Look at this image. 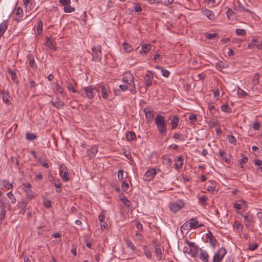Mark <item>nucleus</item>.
<instances>
[{
    "instance_id": "nucleus-28",
    "label": "nucleus",
    "mask_w": 262,
    "mask_h": 262,
    "mask_svg": "<svg viewBox=\"0 0 262 262\" xmlns=\"http://www.w3.org/2000/svg\"><path fill=\"white\" fill-rule=\"evenodd\" d=\"M144 112H145L146 118L148 120V121H150L153 119L154 112L152 111L148 108H145L144 109Z\"/></svg>"
},
{
    "instance_id": "nucleus-41",
    "label": "nucleus",
    "mask_w": 262,
    "mask_h": 262,
    "mask_svg": "<svg viewBox=\"0 0 262 262\" xmlns=\"http://www.w3.org/2000/svg\"><path fill=\"white\" fill-rule=\"evenodd\" d=\"M2 185L4 186L7 190H11L13 188L12 184H10L7 180H4L2 182Z\"/></svg>"
},
{
    "instance_id": "nucleus-53",
    "label": "nucleus",
    "mask_w": 262,
    "mask_h": 262,
    "mask_svg": "<svg viewBox=\"0 0 262 262\" xmlns=\"http://www.w3.org/2000/svg\"><path fill=\"white\" fill-rule=\"evenodd\" d=\"M259 82V75H258V74L256 73L254 76L252 83L253 85H256L258 84Z\"/></svg>"
},
{
    "instance_id": "nucleus-61",
    "label": "nucleus",
    "mask_w": 262,
    "mask_h": 262,
    "mask_svg": "<svg viewBox=\"0 0 262 262\" xmlns=\"http://www.w3.org/2000/svg\"><path fill=\"white\" fill-rule=\"evenodd\" d=\"M24 4L26 7H29L30 9H32L33 2L31 0H24Z\"/></svg>"
},
{
    "instance_id": "nucleus-7",
    "label": "nucleus",
    "mask_w": 262,
    "mask_h": 262,
    "mask_svg": "<svg viewBox=\"0 0 262 262\" xmlns=\"http://www.w3.org/2000/svg\"><path fill=\"white\" fill-rule=\"evenodd\" d=\"M184 206V204L183 201L178 200L170 204L169 207L170 210L172 212L176 213L183 208Z\"/></svg>"
},
{
    "instance_id": "nucleus-29",
    "label": "nucleus",
    "mask_w": 262,
    "mask_h": 262,
    "mask_svg": "<svg viewBox=\"0 0 262 262\" xmlns=\"http://www.w3.org/2000/svg\"><path fill=\"white\" fill-rule=\"evenodd\" d=\"M27 58L29 61V66L32 69L36 68V65L34 57L32 55H29L27 56Z\"/></svg>"
},
{
    "instance_id": "nucleus-54",
    "label": "nucleus",
    "mask_w": 262,
    "mask_h": 262,
    "mask_svg": "<svg viewBox=\"0 0 262 262\" xmlns=\"http://www.w3.org/2000/svg\"><path fill=\"white\" fill-rule=\"evenodd\" d=\"M215 68L217 70L221 71L225 68L224 63L222 61L216 62Z\"/></svg>"
},
{
    "instance_id": "nucleus-33",
    "label": "nucleus",
    "mask_w": 262,
    "mask_h": 262,
    "mask_svg": "<svg viewBox=\"0 0 262 262\" xmlns=\"http://www.w3.org/2000/svg\"><path fill=\"white\" fill-rule=\"evenodd\" d=\"M233 10L235 12H241L243 11H246L247 12L251 13V11L246 8H245L244 6H242L241 4H239V5L233 9Z\"/></svg>"
},
{
    "instance_id": "nucleus-3",
    "label": "nucleus",
    "mask_w": 262,
    "mask_h": 262,
    "mask_svg": "<svg viewBox=\"0 0 262 262\" xmlns=\"http://www.w3.org/2000/svg\"><path fill=\"white\" fill-rule=\"evenodd\" d=\"M226 253L227 250L225 248L222 247L219 249L214 254L213 262H222Z\"/></svg>"
},
{
    "instance_id": "nucleus-16",
    "label": "nucleus",
    "mask_w": 262,
    "mask_h": 262,
    "mask_svg": "<svg viewBox=\"0 0 262 262\" xmlns=\"http://www.w3.org/2000/svg\"><path fill=\"white\" fill-rule=\"evenodd\" d=\"M201 12L204 15L206 16L210 20H212L215 18V16L214 13L211 10L207 9H202Z\"/></svg>"
},
{
    "instance_id": "nucleus-60",
    "label": "nucleus",
    "mask_w": 262,
    "mask_h": 262,
    "mask_svg": "<svg viewBox=\"0 0 262 262\" xmlns=\"http://www.w3.org/2000/svg\"><path fill=\"white\" fill-rule=\"evenodd\" d=\"M188 119L192 122H195L198 121V117L195 114H191L189 116Z\"/></svg>"
},
{
    "instance_id": "nucleus-58",
    "label": "nucleus",
    "mask_w": 262,
    "mask_h": 262,
    "mask_svg": "<svg viewBox=\"0 0 262 262\" xmlns=\"http://www.w3.org/2000/svg\"><path fill=\"white\" fill-rule=\"evenodd\" d=\"M8 73L10 74L12 80L14 81L17 78V76L15 72L11 69H9Z\"/></svg>"
},
{
    "instance_id": "nucleus-32",
    "label": "nucleus",
    "mask_w": 262,
    "mask_h": 262,
    "mask_svg": "<svg viewBox=\"0 0 262 262\" xmlns=\"http://www.w3.org/2000/svg\"><path fill=\"white\" fill-rule=\"evenodd\" d=\"M8 26V20H4L2 23L0 24V32L3 34L7 29Z\"/></svg>"
},
{
    "instance_id": "nucleus-48",
    "label": "nucleus",
    "mask_w": 262,
    "mask_h": 262,
    "mask_svg": "<svg viewBox=\"0 0 262 262\" xmlns=\"http://www.w3.org/2000/svg\"><path fill=\"white\" fill-rule=\"evenodd\" d=\"M7 196L11 200L12 204H15L16 202V200L13 194L12 193V190L7 193Z\"/></svg>"
},
{
    "instance_id": "nucleus-30",
    "label": "nucleus",
    "mask_w": 262,
    "mask_h": 262,
    "mask_svg": "<svg viewBox=\"0 0 262 262\" xmlns=\"http://www.w3.org/2000/svg\"><path fill=\"white\" fill-rule=\"evenodd\" d=\"M151 46L149 44H144L141 47L140 51L141 54H146L151 49Z\"/></svg>"
},
{
    "instance_id": "nucleus-21",
    "label": "nucleus",
    "mask_w": 262,
    "mask_h": 262,
    "mask_svg": "<svg viewBox=\"0 0 262 262\" xmlns=\"http://www.w3.org/2000/svg\"><path fill=\"white\" fill-rule=\"evenodd\" d=\"M155 247V251L156 255L158 257V260H160L161 259L162 255V250L161 249V247L160 246L159 244H155L154 245Z\"/></svg>"
},
{
    "instance_id": "nucleus-59",
    "label": "nucleus",
    "mask_w": 262,
    "mask_h": 262,
    "mask_svg": "<svg viewBox=\"0 0 262 262\" xmlns=\"http://www.w3.org/2000/svg\"><path fill=\"white\" fill-rule=\"evenodd\" d=\"M122 202L127 207H129L131 204V202L127 200L126 197H124L121 199Z\"/></svg>"
},
{
    "instance_id": "nucleus-1",
    "label": "nucleus",
    "mask_w": 262,
    "mask_h": 262,
    "mask_svg": "<svg viewBox=\"0 0 262 262\" xmlns=\"http://www.w3.org/2000/svg\"><path fill=\"white\" fill-rule=\"evenodd\" d=\"M155 123L157 129L163 136H165L167 133V123L164 117L160 115H158L155 119Z\"/></svg>"
},
{
    "instance_id": "nucleus-5",
    "label": "nucleus",
    "mask_w": 262,
    "mask_h": 262,
    "mask_svg": "<svg viewBox=\"0 0 262 262\" xmlns=\"http://www.w3.org/2000/svg\"><path fill=\"white\" fill-rule=\"evenodd\" d=\"M84 91L87 98L90 99H93L96 93L98 92L96 87L93 85L84 88Z\"/></svg>"
},
{
    "instance_id": "nucleus-51",
    "label": "nucleus",
    "mask_w": 262,
    "mask_h": 262,
    "mask_svg": "<svg viewBox=\"0 0 262 262\" xmlns=\"http://www.w3.org/2000/svg\"><path fill=\"white\" fill-rule=\"evenodd\" d=\"M248 161V158L247 157H243L242 159L238 160V165L241 168H243V164L247 163Z\"/></svg>"
},
{
    "instance_id": "nucleus-52",
    "label": "nucleus",
    "mask_w": 262,
    "mask_h": 262,
    "mask_svg": "<svg viewBox=\"0 0 262 262\" xmlns=\"http://www.w3.org/2000/svg\"><path fill=\"white\" fill-rule=\"evenodd\" d=\"M63 9L64 12L66 13H71L75 11V9L71 7L70 5L64 6Z\"/></svg>"
},
{
    "instance_id": "nucleus-56",
    "label": "nucleus",
    "mask_w": 262,
    "mask_h": 262,
    "mask_svg": "<svg viewBox=\"0 0 262 262\" xmlns=\"http://www.w3.org/2000/svg\"><path fill=\"white\" fill-rule=\"evenodd\" d=\"M144 252L147 258H151L152 257V254L149 250L146 248V246L143 247Z\"/></svg>"
},
{
    "instance_id": "nucleus-34",
    "label": "nucleus",
    "mask_w": 262,
    "mask_h": 262,
    "mask_svg": "<svg viewBox=\"0 0 262 262\" xmlns=\"http://www.w3.org/2000/svg\"><path fill=\"white\" fill-rule=\"evenodd\" d=\"M126 138L128 141H134L136 139V135L134 132H128L126 133Z\"/></svg>"
},
{
    "instance_id": "nucleus-2",
    "label": "nucleus",
    "mask_w": 262,
    "mask_h": 262,
    "mask_svg": "<svg viewBox=\"0 0 262 262\" xmlns=\"http://www.w3.org/2000/svg\"><path fill=\"white\" fill-rule=\"evenodd\" d=\"M92 50V60L95 62L99 61L102 58L101 47L100 46H94Z\"/></svg>"
},
{
    "instance_id": "nucleus-22",
    "label": "nucleus",
    "mask_w": 262,
    "mask_h": 262,
    "mask_svg": "<svg viewBox=\"0 0 262 262\" xmlns=\"http://www.w3.org/2000/svg\"><path fill=\"white\" fill-rule=\"evenodd\" d=\"M259 42L258 38H253L252 40L249 42L248 48L249 49H252L254 47H256L257 48V45H258Z\"/></svg>"
},
{
    "instance_id": "nucleus-55",
    "label": "nucleus",
    "mask_w": 262,
    "mask_h": 262,
    "mask_svg": "<svg viewBox=\"0 0 262 262\" xmlns=\"http://www.w3.org/2000/svg\"><path fill=\"white\" fill-rule=\"evenodd\" d=\"M163 163L167 165L168 166H169L171 165L172 161L171 159L169 158H168L167 157H163Z\"/></svg>"
},
{
    "instance_id": "nucleus-38",
    "label": "nucleus",
    "mask_w": 262,
    "mask_h": 262,
    "mask_svg": "<svg viewBox=\"0 0 262 262\" xmlns=\"http://www.w3.org/2000/svg\"><path fill=\"white\" fill-rule=\"evenodd\" d=\"M235 14L236 12L230 8H228L226 12V15L229 19L233 20L234 18V15Z\"/></svg>"
},
{
    "instance_id": "nucleus-25",
    "label": "nucleus",
    "mask_w": 262,
    "mask_h": 262,
    "mask_svg": "<svg viewBox=\"0 0 262 262\" xmlns=\"http://www.w3.org/2000/svg\"><path fill=\"white\" fill-rule=\"evenodd\" d=\"M219 154L226 163L229 164L230 162V158L227 157V154L226 152L223 150H220Z\"/></svg>"
},
{
    "instance_id": "nucleus-64",
    "label": "nucleus",
    "mask_w": 262,
    "mask_h": 262,
    "mask_svg": "<svg viewBox=\"0 0 262 262\" xmlns=\"http://www.w3.org/2000/svg\"><path fill=\"white\" fill-rule=\"evenodd\" d=\"M227 139L229 142L230 143H234L236 142V140L233 136L228 135L227 136Z\"/></svg>"
},
{
    "instance_id": "nucleus-12",
    "label": "nucleus",
    "mask_w": 262,
    "mask_h": 262,
    "mask_svg": "<svg viewBox=\"0 0 262 262\" xmlns=\"http://www.w3.org/2000/svg\"><path fill=\"white\" fill-rule=\"evenodd\" d=\"M233 207L234 208L237 210L245 209L248 206L246 204V202L244 200H241L238 201L237 202H235L233 204Z\"/></svg>"
},
{
    "instance_id": "nucleus-44",
    "label": "nucleus",
    "mask_w": 262,
    "mask_h": 262,
    "mask_svg": "<svg viewBox=\"0 0 262 262\" xmlns=\"http://www.w3.org/2000/svg\"><path fill=\"white\" fill-rule=\"evenodd\" d=\"M207 196L205 195L200 196L199 198V201L200 202V203L202 205H205L207 204Z\"/></svg>"
},
{
    "instance_id": "nucleus-13",
    "label": "nucleus",
    "mask_w": 262,
    "mask_h": 262,
    "mask_svg": "<svg viewBox=\"0 0 262 262\" xmlns=\"http://www.w3.org/2000/svg\"><path fill=\"white\" fill-rule=\"evenodd\" d=\"M156 174V171L155 169H148L144 174V179L146 181H150L155 177Z\"/></svg>"
},
{
    "instance_id": "nucleus-26",
    "label": "nucleus",
    "mask_w": 262,
    "mask_h": 262,
    "mask_svg": "<svg viewBox=\"0 0 262 262\" xmlns=\"http://www.w3.org/2000/svg\"><path fill=\"white\" fill-rule=\"evenodd\" d=\"M98 152V148L96 146H93L91 148L89 149L87 151L88 155L91 157H94L95 155Z\"/></svg>"
},
{
    "instance_id": "nucleus-35",
    "label": "nucleus",
    "mask_w": 262,
    "mask_h": 262,
    "mask_svg": "<svg viewBox=\"0 0 262 262\" xmlns=\"http://www.w3.org/2000/svg\"><path fill=\"white\" fill-rule=\"evenodd\" d=\"M56 100H57L55 102L53 101L51 102L55 107L57 108H60L64 105V103L63 101L60 100L58 98H57Z\"/></svg>"
},
{
    "instance_id": "nucleus-43",
    "label": "nucleus",
    "mask_w": 262,
    "mask_h": 262,
    "mask_svg": "<svg viewBox=\"0 0 262 262\" xmlns=\"http://www.w3.org/2000/svg\"><path fill=\"white\" fill-rule=\"evenodd\" d=\"M26 138L28 140L33 141L37 138V136L33 133H27Z\"/></svg>"
},
{
    "instance_id": "nucleus-6",
    "label": "nucleus",
    "mask_w": 262,
    "mask_h": 262,
    "mask_svg": "<svg viewBox=\"0 0 262 262\" xmlns=\"http://www.w3.org/2000/svg\"><path fill=\"white\" fill-rule=\"evenodd\" d=\"M134 76L130 73H126L123 78V81L125 83V85L133 87V88L136 89L134 81Z\"/></svg>"
},
{
    "instance_id": "nucleus-49",
    "label": "nucleus",
    "mask_w": 262,
    "mask_h": 262,
    "mask_svg": "<svg viewBox=\"0 0 262 262\" xmlns=\"http://www.w3.org/2000/svg\"><path fill=\"white\" fill-rule=\"evenodd\" d=\"M68 88L69 91H71L73 93L77 92L75 84L74 83H69L68 85Z\"/></svg>"
},
{
    "instance_id": "nucleus-27",
    "label": "nucleus",
    "mask_w": 262,
    "mask_h": 262,
    "mask_svg": "<svg viewBox=\"0 0 262 262\" xmlns=\"http://www.w3.org/2000/svg\"><path fill=\"white\" fill-rule=\"evenodd\" d=\"M53 184L55 186V187L56 188V192L58 193H60L62 191V187H61V184L60 182L59 179H57L56 180H54L53 182Z\"/></svg>"
},
{
    "instance_id": "nucleus-37",
    "label": "nucleus",
    "mask_w": 262,
    "mask_h": 262,
    "mask_svg": "<svg viewBox=\"0 0 262 262\" xmlns=\"http://www.w3.org/2000/svg\"><path fill=\"white\" fill-rule=\"evenodd\" d=\"M155 68L158 70H160L162 74L164 77H168L169 76L170 72L168 70L163 69L162 67L160 66H156Z\"/></svg>"
},
{
    "instance_id": "nucleus-10",
    "label": "nucleus",
    "mask_w": 262,
    "mask_h": 262,
    "mask_svg": "<svg viewBox=\"0 0 262 262\" xmlns=\"http://www.w3.org/2000/svg\"><path fill=\"white\" fill-rule=\"evenodd\" d=\"M153 79L152 73L148 71L144 78V82L146 87H149L152 85Z\"/></svg>"
},
{
    "instance_id": "nucleus-63",
    "label": "nucleus",
    "mask_w": 262,
    "mask_h": 262,
    "mask_svg": "<svg viewBox=\"0 0 262 262\" xmlns=\"http://www.w3.org/2000/svg\"><path fill=\"white\" fill-rule=\"evenodd\" d=\"M238 91L237 92V95L241 97H246L248 95V94L247 92H245L244 90L241 89L240 88H238Z\"/></svg>"
},
{
    "instance_id": "nucleus-46",
    "label": "nucleus",
    "mask_w": 262,
    "mask_h": 262,
    "mask_svg": "<svg viewBox=\"0 0 262 262\" xmlns=\"http://www.w3.org/2000/svg\"><path fill=\"white\" fill-rule=\"evenodd\" d=\"M55 88H56V91L58 93H59L62 96H64V95H65L66 93H64V89L62 86H61L59 84L57 83L56 84Z\"/></svg>"
},
{
    "instance_id": "nucleus-40",
    "label": "nucleus",
    "mask_w": 262,
    "mask_h": 262,
    "mask_svg": "<svg viewBox=\"0 0 262 262\" xmlns=\"http://www.w3.org/2000/svg\"><path fill=\"white\" fill-rule=\"evenodd\" d=\"M46 46L50 49L56 50V47L54 45L52 40L50 38H47L46 42Z\"/></svg>"
},
{
    "instance_id": "nucleus-50",
    "label": "nucleus",
    "mask_w": 262,
    "mask_h": 262,
    "mask_svg": "<svg viewBox=\"0 0 262 262\" xmlns=\"http://www.w3.org/2000/svg\"><path fill=\"white\" fill-rule=\"evenodd\" d=\"M42 27L43 24L42 22L40 20L38 22L36 30L38 34H41L42 32Z\"/></svg>"
},
{
    "instance_id": "nucleus-18",
    "label": "nucleus",
    "mask_w": 262,
    "mask_h": 262,
    "mask_svg": "<svg viewBox=\"0 0 262 262\" xmlns=\"http://www.w3.org/2000/svg\"><path fill=\"white\" fill-rule=\"evenodd\" d=\"M199 258L202 262H209V254L207 251L200 249Z\"/></svg>"
},
{
    "instance_id": "nucleus-57",
    "label": "nucleus",
    "mask_w": 262,
    "mask_h": 262,
    "mask_svg": "<svg viewBox=\"0 0 262 262\" xmlns=\"http://www.w3.org/2000/svg\"><path fill=\"white\" fill-rule=\"evenodd\" d=\"M236 34L237 35L244 36L246 34V32L244 29H237L235 30Z\"/></svg>"
},
{
    "instance_id": "nucleus-14",
    "label": "nucleus",
    "mask_w": 262,
    "mask_h": 262,
    "mask_svg": "<svg viewBox=\"0 0 262 262\" xmlns=\"http://www.w3.org/2000/svg\"><path fill=\"white\" fill-rule=\"evenodd\" d=\"M23 15V9L20 7H18L16 9V12L13 16V19L18 22L22 19Z\"/></svg>"
},
{
    "instance_id": "nucleus-47",
    "label": "nucleus",
    "mask_w": 262,
    "mask_h": 262,
    "mask_svg": "<svg viewBox=\"0 0 262 262\" xmlns=\"http://www.w3.org/2000/svg\"><path fill=\"white\" fill-rule=\"evenodd\" d=\"M123 48L124 50L127 52H129L133 50L132 46L130 45L127 43H124L123 44Z\"/></svg>"
},
{
    "instance_id": "nucleus-4",
    "label": "nucleus",
    "mask_w": 262,
    "mask_h": 262,
    "mask_svg": "<svg viewBox=\"0 0 262 262\" xmlns=\"http://www.w3.org/2000/svg\"><path fill=\"white\" fill-rule=\"evenodd\" d=\"M185 243L189 246L190 250V255L193 257H196L198 254V251L200 250L199 247L194 243L191 242L188 240H185Z\"/></svg>"
},
{
    "instance_id": "nucleus-20",
    "label": "nucleus",
    "mask_w": 262,
    "mask_h": 262,
    "mask_svg": "<svg viewBox=\"0 0 262 262\" xmlns=\"http://www.w3.org/2000/svg\"><path fill=\"white\" fill-rule=\"evenodd\" d=\"M240 214L244 217V225L247 228H250L251 227V222L252 220V216L248 215H245L242 213H240Z\"/></svg>"
},
{
    "instance_id": "nucleus-31",
    "label": "nucleus",
    "mask_w": 262,
    "mask_h": 262,
    "mask_svg": "<svg viewBox=\"0 0 262 262\" xmlns=\"http://www.w3.org/2000/svg\"><path fill=\"white\" fill-rule=\"evenodd\" d=\"M1 213H0V223H2L3 220L5 219L6 210L4 205H1Z\"/></svg>"
},
{
    "instance_id": "nucleus-39",
    "label": "nucleus",
    "mask_w": 262,
    "mask_h": 262,
    "mask_svg": "<svg viewBox=\"0 0 262 262\" xmlns=\"http://www.w3.org/2000/svg\"><path fill=\"white\" fill-rule=\"evenodd\" d=\"M125 243L127 248L131 249L133 251L136 250V247L133 243L128 239L125 238L124 239Z\"/></svg>"
},
{
    "instance_id": "nucleus-24",
    "label": "nucleus",
    "mask_w": 262,
    "mask_h": 262,
    "mask_svg": "<svg viewBox=\"0 0 262 262\" xmlns=\"http://www.w3.org/2000/svg\"><path fill=\"white\" fill-rule=\"evenodd\" d=\"M179 122V118L178 116H174L170 121V125L171 126V129L176 128L178 125Z\"/></svg>"
},
{
    "instance_id": "nucleus-15",
    "label": "nucleus",
    "mask_w": 262,
    "mask_h": 262,
    "mask_svg": "<svg viewBox=\"0 0 262 262\" xmlns=\"http://www.w3.org/2000/svg\"><path fill=\"white\" fill-rule=\"evenodd\" d=\"M188 224H189V228L193 229L201 227L203 226V224H199V222L198 221L196 220L195 218L191 219L189 221H188Z\"/></svg>"
},
{
    "instance_id": "nucleus-8",
    "label": "nucleus",
    "mask_w": 262,
    "mask_h": 262,
    "mask_svg": "<svg viewBox=\"0 0 262 262\" xmlns=\"http://www.w3.org/2000/svg\"><path fill=\"white\" fill-rule=\"evenodd\" d=\"M97 90L101 92V96L104 99H106L108 98V93L110 92V90L108 86L100 85L99 86Z\"/></svg>"
},
{
    "instance_id": "nucleus-17",
    "label": "nucleus",
    "mask_w": 262,
    "mask_h": 262,
    "mask_svg": "<svg viewBox=\"0 0 262 262\" xmlns=\"http://www.w3.org/2000/svg\"><path fill=\"white\" fill-rule=\"evenodd\" d=\"M207 190L211 193L215 190L216 182L214 180H209L206 184Z\"/></svg>"
},
{
    "instance_id": "nucleus-45",
    "label": "nucleus",
    "mask_w": 262,
    "mask_h": 262,
    "mask_svg": "<svg viewBox=\"0 0 262 262\" xmlns=\"http://www.w3.org/2000/svg\"><path fill=\"white\" fill-rule=\"evenodd\" d=\"M254 164L255 165L259 166L258 168H257V170L262 172V160L255 159L254 160Z\"/></svg>"
},
{
    "instance_id": "nucleus-36",
    "label": "nucleus",
    "mask_w": 262,
    "mask_h": 262,
    "mask_svg": "<svg viewBox=\"0 0 262 262\" xmlns=\"http://www.w3.org/2000/svg\"><path fill=\"white\" fill-rule=\"evenodd\" d=\"M183 164V158L182 156H179L178 158L177 162L175 163V167L176 169H179L182 168Z\"/></svg>"
},
{
    "instance_id": "nucleus-62",
    "label": "nucleus",
    "mask_w": 262,
    "mask_h": 262,
    "mask_svg": "<svg viewBox=\"0 0 262 262\" xmlns=\"http://www.w3.org/2000/svg\"><path fill=\"white\" fill-rule=\"evenodd\" d=\"M43 204L46 208H49L51 207V202L48 199H44Z\"/></svg>"
},
{
    "instance_id": "nucleus-11",
    "label": "nucleus",
    "mask_w": 262,
    "mask_h": 262,
    "mask_svg": "<svg viewBox=\"0 0 262 262\" xmlns=\"http://www.w3.org/2000/svg\"><path fill=\"white\" fill-rule=\"evenodd\" d=\"M0 95H2L4 103L8 105L11 104V102L10 100V96L8 91H6L5 89H3V90L1 91Z\"/></svg>"
},
{
    "instance_id": "nucleus-23",
    "label": "nucleus",
    "mask_w": 262,
    "mask_h": 262,
    "mask_svg": "<svg viewBox=\"0 0 262 262\" xmlns=\"http://www.w3.org/2000/svg\"><path fill=\"white\" fill-rule=\"evenodd\" d=\"M119 88L121 89V90L123 92L126 91V90H128L133 94H135L136 92V89H133V87L128 86L127 85H125V84H120L119 85Z\"/></svg>"
},
{
    "instance_id": "nucleus-9",
    "label": "nucleus",
    "mask_w": 262,
    "mask_h": 262,
    "mask_svg": "<svg viewBox=\"0 0 262 262\" xmlns=\"http://www.w3.org/2000/svg\"><path fill=\"white\" fill-rule=\"evenodd\" d=\"M206 237L208 239L210 246L213 248H215L216 247L217 241L210 231H208V232L206 234Z\"/></svg>"
},
{
    "instance_id": "nucleus-42",
    "label": "nucleus",
    "mask_w": 262,
    "mask_h": 262,
    "mask_svg": "<svg viewBox=\"0 0 262 262\" xmlns=\"http://www.w3.org/2000/svg\"><path fill=\"white\" fill-rule=\"evenodd\" d=\"M221 108L223 112L230 113L232 111V108L227 104L222 105Z\"/></svg>"
},
{
    "instance_id": "nucleus-19",
    "label": "nucleus",
    "mask_w": 262,
    "mask_h": 262,
    "mask_svg": "<svg viewBox=\"0 0 262 262\" xmlns=\"http://www.w3.org/2000/svg\"><path fill=\"white\" fill-rule=\"evenodd\" d=\"M59 174L63 181L67 182L69 180V178L68 177V173L66 168L63 167H60Z\"/></svg>"
}]
</instances>
